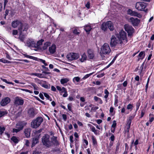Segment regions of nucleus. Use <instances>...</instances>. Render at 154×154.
Returning <instances> with one entry per match:
<instances>
[{
  "label": "nucleus",
  "mask_w": 154,
  "mask_h": 154,
  "mask_svg": "<svg viewBox=\"0 0 154 154\" xmlns=\"http://www.w3.org/2000/svg\"><path fill=\"white\" fill-rule=\"evenodd\" d=\"M43 122V118L41 117H38L31 122V127L33 128H36L39 126Z\"/></svg>",
  "instance_id": "f257e3e1"
},
{
  "label": "nucleus",
  "mask_w": 154,
  "mask_h": 154,
  "mask_svg": "<svg viewBox=\"0 0 154 154\" xmlns=\"http://www.w3.org/2000/svg\"><path fill=\"white\" fill-rule=\"evenodd\" d=\"M26 124V122L24 121L18 122L16 124L15 127L16 128L13 129V132L17 133L22 130Z\"/></svg>",
  "instance_id": "f03ea898"
},
{
  "label": "nucleus",
  "mask_w": 154,
  "mask_h": 154,
  "mask_svg": "<svg viewBox=\"0 0 154 154\" xmlns=\"http://www.w3.org/2000/svg\"><path fill=\"white\" fill-rule=\"evenodd\" d=\"M111 31L114 30V27L111 21H108L106 22H104L102 24L101 28L102 30L104 31H106L108 29V28Z\"/></svg>",
  "instance_id": "7ed1b4c3"
},
{
  "label": "nucleus",
  "mask_w": 154,
  "mask_h": 154,
  "mask_svg": "<svg viewBox=\"0 0 154 154\" xmlns=\"http://www.w3.org/2000/svg\"><path fill=\"white\" fill-rule=\"evenodd\" d=\"M42 140L43 145L46 147L49 148L52 146L51 142L50 140V136L48 134H46L43 136Z\"/></svg>",
  "instance_id": "20e7f679"
},
{
  "label": "nucleus",
  "mask_w": 154,
  "mask_h": 154,
  "mask_svg": "<svg viewBox=\"0 0 154 154\" xmlns=\"http://www.w3.org/2000/svg\"><path fill=\"white\" fill-rule=\"evenodd\" d=\"M111 51V49L109 45L104 43L101 48V53L104 54H108Z\"/></svg>",
  "instance_id": "39448f33"
},
{
  "label": "nucleus",
  "mask_w": 154,
  "mask_h": 154,
  "mask_svg": "<svg viewBox=\"0 0 154 154\" xmlns=\"http://www.w3.org/2000/svg\"><path fill=\"white\" fill-rule=\"evenodd\" d=\"M146 6V3L143 2H138L136 3L135 8L138 10L143 11H144Z\"/></svg>",
  "instance_id": "423d86ee"
},
{
  "label": "nucleus",
  "mask_w": 154,
  "mask_h": 154,
  "mask_svg": "<svg viewBox=\"0 0 154 154\" xmlns=\"http://www.w3.org/2000/svg\"><path fill=\"white\" fill-rule=\"evenodd\" d=\"M79 57V55L78 54L71 53L68 54L66 56L67 59L69 60L72 61L76 60Z\"/></svg>",
  "instance_id": "0eeeda50"
},
{
  "label": "nucleus",
  "mask_w": 154,
  "mask_h": 154,
  "mask_svg": "<svg viewBox=\"0 0 154 154\" xmlns=\"http://www.w3.org/2000/svg\"><path fill=\"white\" fill-rule=\"evenodd\" d=\"M124 27L125 30L128 33V35H132L134 31V29L132 27L128 24H125V25Z\"/></svg>",
  "instance_id": "6e6552de"
},
{
  "label": "nucleus",
  "mask_w": 154,
  "mask_h": 154,
  "mask_svg": "<svg viewBox=\"0 0 154 154\" xmlns=\"http://www.w3.org/2000/svg\"><path fill=\"white\" fill-rule=\"evenodd\" d=\"M120 42V43L122 42V41H120L119 38H116L115 36H112L111 38V41L110 45L111 47H114L116 46L117 44Z\"/></svg>",
  "instance_id": "1a4fd4ad"
},
{
  "label": "nucleus",
  "mask_w": 154,
  "mask_h": 154,
  "mask_svg": "<svg viewBox=\"0 0 154 154\" xmlns=\"http://www.w3.org/2000/svg\"><path fill=\"white\" fill-rule=\"evenodd\" d=\"M14 104L16 106H22L24 103V100L22 98L19 97H17L14 99Z\"/></svg>",
  "instance_id": "9d476101"
},
{
  "label": "nucleus",
  "mask_w": 154,
  "mask_h": 154,
  "mask_svg": "<svg viewBox=\"0 0 154 154\" xmlns=\"http://www.w3.org/2000/svg\"><path fill=\"white\" fill-rule=\"evenodd\" d=\"M29 28V26L28 24L24 23L21 24L20 27L18 28V30L19 32H26Z\"/></svg>",
  "instance_id": "9b49d317"
},
{
  "label": "nucleus",
  "mask_w": 154,
  "mask_h": 154,
  "mask_svg": "<svg viewBox=\"0 0 154 154\" xmlns=\"http://www.w3.org/2000/svg\"><path fill=\"white\" fill-rule=\"evenodd\" d=\"M127 14L132 16L137 17L139 18H141L142 17V15L140 14L136 11H133L130 9H128L127 11Z\"/></svg>",
  "instance_id": "f8f14e48"
},
{
  "label": "nucleus",
  "mask_w": 154,
  "mask_h": 154,
  "mask_svg": "<svg viewBox=\"0 0 154 154\" xmlns=\"http://www.w3.org/2000/svg\"><path fill=\"white\" fill-rule=\"evenodd\" d=\"M26 45L31 48H35V42L32 39L27 40L26 43Z\"/></svg>",
  "instance_id": "ddd939ff"
},
{
  "label": "nucleus",
  "mask_w": 154,
  "mask_h": 154,
  "mask_svg": "<svg viewBox=\"0 0 154 154\" xmlns=\"http://www.w3.org/2000/svg\"><path fill=\"white\" fill-rule=\"evenodd\" d=\"M129 21L131 22L133 26H138L140 22V20L137 18H134L132 17L130 19Z\"/></svg>",
  "instance_id": "4468645a"
},
{
  "label": "nucleus",
  "mask_w": 154,
  "mask_h": 154,
  "mask_svg": "<svg viewBox=\"0 0 154 154\" xmlns=\"http://www.w3.org/2000/svg\"><path fill=\"white\" fill-rule=\"evenodd\" d=\"M11 101L10 99L8 97H5L2 98L0 102V104L2 106H5L9 103Z\"/></svg>",
  "instance_id": "2eb2a0df"
},
{
  "label": "nucleus",
  "mask_w": 154,
  "mask_h": 154,
  "mask_svg": "<svg viewBox=\"0 0 154 154\" xmlns=\"http://www.w3.org/2000/svg\"><path fill=\"white\" fill-rule=\"evenodd\" d=\"M88 56L90 59H93L95 57V52L92 49H88L87 50Z\"/></svg>",
  "instance_id": "dca6fc26"
},
{
  "label": "nucleus",
  "mask_w": 154,
  "mask_h": 154,
  "mask_svg": "<svg viewBox=\"0 0 154 154\" xmlns=\"http://www.w3.org/2000/svg\"><path fill=\"white\" fill-rule=\"evenodd\" d=\"M120 38L121 40H123L125 43L127 42V40L126 38V33L123 30L119 32Z\"/></svg>",
  "instance_id": "f3484780"
},
{
  "label": "nucleus",
  "mask_w": 154,
  "mask_h": 154,
  "mask_svg": "<svg viewBox=\"0 0 154 154\" xmlns=\"http://www.w3.org/2000/svg\"><path fill=\"white\" fill-rule=\"evenodd\" d=\"M28 113L29 116L31 118L34 117L36 114L35 110L33 108L29 109Z\"/></svg>",
  "instance_id": "a211bd4d"
},
{
  "label": "nucleus",
  "mask_w": 154,
  "mask_h": 154,
  "mask_svg": "<svg viewBox=\"0 0 154 154\" xmlns=\"http://www.w3.org/2000/svg\"><path fill=\"white\" fill-rule=\"evenodd\" d=\"M31 131V129L30 128H27L24 129V132L27 138H28L30 136Z\"/></svg>",
  "instance_id": "6ab92c4d"
},
{
  "label": "nucleus",
  "mask_w": 154,
  "mask_h": 154,
  "mask_svg": "<svg viewBox=\"0 0 154 154\" xmlns=\"http://www.w3.org/2000/svg\"><path fill=\"white\" fill-rule=\"evenodd\" d=\"M21 24V22L19 20H16L13 21L12 23V26L14 28L17 27L18 25L20 26Z\"/></svg>",
  "instance_id": "aec40b11"
},
{
  "label": "nucleus",
  "mask_w": 154,
  "mask_h": 154,
  "mask_svg": "<svg viewBox=\"0 0 154 154\" xmlns=\"http://www.w3.org/2000/svg\"><path fill=\"white\" fill-rule=\"evenodd\" d=\"M51 143H53L55 145L57 146L59 145L58 142L57 140V137L53 136L51 138Z\"/></svg>",
  "instance_id": "412c9836"
},
{
  "label": "nucleus",
  "mask_w": 154,
  "mask_h": 154,
  "mask_svg": "<svg viewBox=\"0 0 154 154\" xmlns=\"http://www.w3.org/2000/svg\"><path fill=\"white\" fill-rule=\"evenodd\" d=\"M56 47L55 45H52L49 48V51L51 54H54L56 51Z\"/></svg>",
  "instance_id": "4be33fe9"
},
{
  "label": "nucleus",
  "mask_w": 154,
  "mask_h": 154,
  "mask_svg": "<svg viewBox=\"0 0 154 154\" xmlns=\"http://www.w3.org/2000/svg\"><path fill=\"white\" fill-rule=\"evenodd\" d=\"M145 53L144 51H142L140 52L138 56V61H139L140 59L142 60L145 57Z\"/></svg>",
  "instance_id": "5701e85b"
},
{
  "label": "nucleus",
  "mask_w": 154,
  "mask_h": 154,
  "mask_svg": "<svg viewBox=\"0 0 154 154\" xmlns=\"http://www.w3.org/2000/svg\"><path fill=\"white\" fill-rule=\"evenodd\" d=\"M64 93L63 96L64 97H66L68 96L67 92L66 89L64 87H62L61 90L60 92V93Z\"/></svg>",
  "instance_id": "b1692460"
},
{
  "label": "nucleus",
  "mask_w": 154,
  "mask_h": 154,
  "mask_svg": "<svg viewBox=\"0 0 154 154\" xmlns=\"http://www.w3.org/2000/svg\"><path fill=\"white\" fill-rule=\"evenodd\" d=\"M38 137H36L33 138L32 140V147L34 146L35 144L37 143L38 142Z\"/></svg>",
  "instance_id": "393cba45"
},
{
  "label": "nucleus",
  "mask_w": 154,
  "mask_h": 154,
  "mask_svg": "<svg viewBox=\"0 0 154 154\" xmlns=\"http://www.w3.org/2000/svg\"><path fill=\"white\" fill-rule=\"evenodd\" d=\"M88 125L90 127L91 131L93 132L95 134L97 135L98 134L97 131H99L97 130H96L94 126L90 124H88Z\"/></svg>",
  "instance_id": "a878e982"
},
{
  "label": "nucleus",
  "mask_w": 154,
  "mask_h": 154,
  "mask_svg": "<svg viewBox=\"0 0 154 154\" xmlns=\"http://www.w3.org/2000/svg\"><path fill=\"white\" fill-rule=\"evenodd\" d=\"M25 38V35L23 33L19 32V39L22 42H23Z\"/></svg>",
  "instance_id": "bb28decb"
},
{
  "label": "nucleus",
  "mask_w": 154,
  "mask_h": 154,
  "mask_svg": "<svg viewBox=\"0 0 154 154\" xmlns=\"http://www.w3.org/2000/svg\"><path fill=\"white\" fill-rule=\"evenodd\" d=\"M44 41V40L41 39V40L38 41L37 42L36 44V42H35V48H37L38 47L42 45V42Z\"/></svg>",
  "instance_id": "cd10ccee"
},
{
  "label": "nucleus",
  "mask_w": 154,
  "mask_h": 154,
  "mask_svg": "<svg viewBox=\"0 0 154 154\" xmlns=\"http://www.w3.org/2000/svg\"><path fill=\"white\" fill-rule=\"evenodd\" d=\"M87 56L85 54V53H84L82 55V57L80 59V60L81 62H83L85 60H86L87 59Z\"/></svg>",
  "instance_id": "c85d7f7f"
},
{
  "label": "nucleus",
  "mask_w": 154,
  "mask_h": 154,
  "mask_svg": "<svg viewBox=\"0 0 154 154\" xmlns=\"http://www.w3.org/2000/svg\"><path fill=\"white\" fill-rule=\"evenodd\" d=\"M32 75H35L37 76L38 77L42 78H44L42 74L38 73H33L31 74Z\"/></svg>",
  "instance_id": "c756f323"
},
{
  "label": "nucleus",
  "mask_w": 154,
  "mask_h": 154,
  "mask_svg": "<svg viewBox=\"0 0 154 154\" xmlns=\"http://www.w3.org/2000/svg\"><path fill=\"white\" fill-rule=\"evenodd\" d=\"M69 81L68 78H64L60 80V82L62 84H64L65 83H66Z\"/></svg>",
  "instance_id": "7c9ffc66"
},
{
  "label": "nucleus",
  "mask_w": 154,
  "mask_h": 154,
  "mask_svg": "<svg viewBox=\"0 0 154 154\" xmlns=\"http://www.w3.org/2000/svg\"><path fill=\"white\" fill-rule=\"evenodd\" d=\"M51 45V43L49 42H47L44 44V46L43 47V49L45 50L48 47L50 46Z\"/></svg>",
  "instance_id": "2f4dec72"
},
{
  "label": "nucleus",
  "mask_w": 154,
  "mask_h": 154,
  "mask_svg": "<svg viewBox=\"0 0 154 154\" xmlns=\"http://www.w3.org/2000/svg\"><path fill=\"white\" fill-rule=\"evenodd\" d=\"M94 99L96 101H98L99 103L100 104H102L103 103V101L101 99L97 96H95L94 97Z\"/></svg>",
  "instance_id": "473e14b6"
},
{
  "label": "nucleus",
  "mask_w": 154,
  "mask_h": 154,
  "mask_svg": "<svg viewBox=\"0 0 154 154\" xmlns=\"http://www.w3.org/2000/svg\"><path fill=\"white\" fill-rule=\"evenodd\" d=\"M84 29L86 32H88L91 31V28L89 25H86L85 26Z\"/></svg>",
  "instance_id": "72a5a7b5"
},
{
  "label": "nucleus",
  "mask_w": 154,
  "mask_h": 154,
  "mask_svg": "<svg viewBox=\"0 0 154 154\" xmlns=\"http://www.w3.org/2000/svg\"><path fill=\"white\" fill-rule=\"evenodd\" d=\"M92 140L93 144L94 145H96L97 144V142L96 138L94 137V136H92L91 137Z\"/></svg>",
  "instance_id": "f704fd0d"
},
{
  "label": "nucleus",
  "mask_w": 154,
  "mask_h": 154,
  "mask_svg": "<svg viewBox=\"0 0 154 154\" xmlns=\"http://www.w3.org/2000/svg\"><path fill=\"white\" fill-rule=\"evenodd\" d=\"M72 29L73 33L75 35H78L80 33V32H78L77 29L75 28L74 29V28H72Z\"/></svg>",
  "instance_id": "c9c22d12"
},
{
  "label": "nucleus",
  "mask_w": 154,
  "mask_h": 154,
  "mask_svg": "<svg viewBox=\"0 0 154 154\" xmlns=\"http://www.w3.org/2000/svg\"><path fill=\"white\" fill-rule=\"evenodd\" d=\"M0 62L4 63H11V61L3 59H0Z\"/></svg>",
  "instance_id": "e433bc0d"
},
{
  "label": "nucleus",
  "mask_w": 154,
  "mask_h": 154,
  "mask_svg": "<svg viewBox=\"0 0 154 154\" xmlns=\"http://www.w3.org/2000/svg\"><path fill=\"white\" fill-rule=\"evenodd\" d=\"M30 84L33 87L34 89L35 90H38L39 88L36 84L32 83H31Z\"/></svg>",
  "instance_id": "4c0bfd02"
},
{
  "label": "nucleus",
  "mask_w": 154,
  "mask_h": 154,
  "mask_svg": "<svg viewBox=\"0 0 154 154\" xmlns=\"http://www.w3.org/2000/svg\"><path fill=\"white\" fill-rule=\"evenodd\" d=\"M7 114V112L5 111H0V118Z\"/></svg>",
  "instance_id": "58836bf2"
},
{
  "label": "nucleus",
  "mask_w": 154,
  "mask_h": 154,
  "mask_svg": "<svg viewBox=\"0 0 154 154\" xmlns=\"http://www.w3.org/2000/svg\"><path fill=\"white\" fill-rule=\"evenodd\" d=\"M11 140L15 143H17L18 142V140L16 137H12L11 138Z\"/></svg>",
  "instance_id": "ea45409f"
},
{
  "label": "nucleus",
  "mask_w": 154,
  "mask_h": 154,
  "mask_svg": "<svg viewBox=\"0 0 154 154\" xmlns=\"http://www.w3.org/2000/svg\"><path fill=\"white\" fill-rule=\"evenodd\" d=\"M80 80V78L79 77H76L74 78L73 79V82H75V81L77 82H79Z\"/></svg>",
  "instance_id": "a19ab883"
},
{
  "label": "nucleus",
  "mask_w": 154,
  "mask_h": 154,
  "mask_svg": "<svg viewBox=\"0 0 154 154\" xmlns=\"http://www.w3.org/2000/svg\"><path fill=\"white\" fill-rule=\"evenodd\" d=\"M93 72L90 73L89 74H87L86 75H85L83 78V79H86L88 77H89L91 75L93 74Z\"/></svg>",
  "instance_id": "79ce46f5"
},
{
  "label": "nucleus",
  "mask_w": 154,
  "mask_h": 154,
  "mask_svg": "<svg viewBox=\"0 0 154 154\" xmlns=\"http://www.w3.org/2000/svg\"><path fill=\"white\" fill-rule=\"evenodd\" d=\"M134 116H131L129 118V119L127 120V122L131 123L132 120L133 119Z\"/></svg>",
  "instance_id": "37998d69"
},
{
  "label": "nucleus",
  "mask_w": 154,
  "mask_h": 154,
  "mask_svg": "<svg viewBox=\"0 0 154 154\" xmlns=\"http://www.w3.org/2000/svg\"><path fill=\"white\" fill-rule=\"evenodd\" d=\"M140 103L139 102H138L136 103V109L135 112H136L138 109L139 107L140 106Z\"/></svg>",
  "instance_id": "c03bdc74"
},
{
  "label": "nucleus",
  "mask_w": 154,
  "mask_h": 154,
  "mask_svg": "<svg viewBox=\"0 0 154 154\" xmlns=\"http://www.w3.org/2000/svg\"><path fill=\"white\" fill-rule=\"evenodd\" d=\"M131 123L127 122L126 125L127 129L128 130V132H129V130L130 128Z\"/></svg>",
  "instance_id": "a18cd8bd"
},
{
  "label": "nucleus",
  "mask_w": 154,
  "mask_h": 154,
  "mask_svg": "<svg viewBox=\"0 0 154 154\" xmlns=\"http://www.w3.org/2000/svg\"><path fill=\"white\" fill-rule=\"evenodd\" d=\"M42 86L47 89H49L50 88V85H43Z\"/></svg>",
  "instance_id": "49530a36"
},
{
  "label": "nucleus",
  "mask_w": 154,
  "mask_h": 154,
  "mask_svg": "<svg viewBox=\"0 0 154 154\" xmlns=\"http://www.w3.org/2000/svg\"><path fill=\"white\" fill-rule=\"evenodd\" d=\"M5 128L4 127H0V133L1 134H2L3 133L4 131L5 130Z\"/></svg>",
  "instance_id": "de8ad7c7"
},
{
  "label": "nucleus",
  "mask_w": 154,
  "mask_h": 154,
  "mask_svg": "<svg viewBox=\"0 0 154 154\" xmlns=\"http://www.w3.org/2000/svg\"><path fill=\"white\" fill-rule=\"evenodd\" d=\"M133 105L131 104H128L127 106V109H132L133 108Z\"/></svg>",
  "instance_id": "09e8293b"
},
{
  "label": "nucleus",
  "mask_w": 154,
  "mask_h": 154,
  "mask_svg": "<svg viewBox=\"0 0 154 154\" xmlns=\"http://www.w3.org/2000/svg\"><path fill=\"white\" fill-rule=\"evenodd\" d=\"M116 125V121L114 120L113 121V124L112 125V127L115 128Z\"/></svg>",
  "instance_id": "8fccbe9b"
},
{
  "label": "nucleus",
  "mask_w": 154,
  "mask_h": 154,
  "mask_svg": "<svg viewBox=\"0 0 154 154\" xmlns=\"http://www.w3.org/2000/svg\"><path fill=\"white\" fill-rule=\"evenodd\" d=\"M18 34V31L17 30H14L12 32V34L13 35H17Z\"/></svg>",
  "instance_id": "3c124183"
},
{
  "label": "nucleus",
  "mask_w": 154,
  "mask_h": 154,
  "mask_svg": "<svg viewBox=\"0 0 154 154\" xmlns=\"http://www.w3.org/2000/svg\"><path fill=\"white\" fill-rule=\"evenodd\" d=\"M90 3L89 2H87V4L85 5L86 7L88 8L89 9L90 8Z\"/></svg>",
  "instance_id": "603ef678"
},
{
  "label": "nucleus",
  "mask_w": 154,
  "mask_h": 154,
  "mask_svg": "<svg viewBox=\"0 0 154 154\" xmlns=\"http://www.w3.org/2000/svg\"><path fill=\"white\" fill-rule=\"evenodd\" d=\"M44 96L46 97L48 99H49L50 98L49 96L47 94L45 93H44Z\"/></svg>",
  "instance_id": "864d4df0"
},
{
  "label": "nucleus",
  "mask_w": 154,
  "mask_h": 154,
  "mask_svg": "<svg viewBox=\"0 0 154 154\" xmlns=\"http://www.w3.org/2000/svg\"><path fill=\"white\" fill-rule=\"evenodd\" d=\"M68 109L71 112H72L71 106L70 104H68L67 105Z\"/></svg>",
  "instance_id": "5fc2aeb1"
},
{
  "label": "nucleus",
  "mask_w": 154,
  "mask_h": 154,
  "mask_svg": "<svg viewBox=\"0 0 154 154\" xmlns=\"http://www.w3.org/2000/svg\"><path fill=\"white\" fill-rule=\"evenodd\" d=\"M62 117L64 121H66L67 119L66 115L65 114H63L62 115Z\"/></svg>",
  "instance_id": "6e6d98bb"
},
{
  "label": "nucleus",
  "mask_w": 154,
  "mask_h": 154,
  "mask_svg": "<svg viewBox=\"0 0 154 154\" xmlns=\"http://www.w3.org/2000/svg\"><path fill=\"white\" fill-rule=\"evenodd\" d=\"M99 108L97 106H94L92 107L91 109V110H93L95 111L96 110L98 109Z\"/></svg>",
  "instance_id": "4d7b16f0"
},
{
  "label": "nucleus",
  "mask_w": 154,
  "mask_h": 154,
  "mask_svg": "<svg viewBox=\"0 0 154 154\" xmlns=\"http://www.w3.org/2000/svg\"><path fill=\"white\" fill-rule=\"evenodd\" d=\"M51 90L52 91H56V88L53 86H52L51 87Z\"/></svg>",
  "instance_id": "13d9d810"
},
{
  "label": "nucleus",
  "mask_w": 154,
  "mask_h": 154,
  "mask_svg": "<svg viewBox=\"0 0 154 154\" xmlns=\"http://www.w3.org/2000/svg\"><path fill=\"white\" fill-rule=\"evenodd\" d=\"M39 96L40 97L42 100H44V98L43 94L41 93H40L39 94Z\"/></svg>",
  "instance_id": "bf43d9fd"
},
{
  "label": "nucleus",
  "mask_w": 154,
  "mask_h": 154,
  "mask_svg": "<svg viewBox=\"0 0 154 154\" xmlns=\"http://www.w3.org/2000/svg\"><path fill=\"white\" fill-rule=\"evenodd\" d=\"M42 67L45 69V71H49V69L48 68L45 67V66L42 65Z\"/></svg>",
  "instance_id": "052dcab7"
},
{
  "label": "nucleus",
  "mask_w": 154,
  "mask_h": 154,
  "mask_svg": "<svg viewBox=\"0 0 154 154\" xmlns=\"http://www.w3.org/2000/svg\"><path fill=\"white\" fill-rule=\"evenodd\" d=\"M128 82L127 81H125L122 84L124 87H126L127 86Z\"/></svg>",
  "instance_id": "680f3d73"
},
{
  "label": "nucleus",
  "mask_w": 154,
  "mask_h": 154,
  "mask_svg": "<svg viewBox=\"0 0 154 154\" xmlns=\"http://www.w3.org/2000/svg\"><path fill=\"white\" fill-rule=\"evenodd\" d=\"M111 140L112 141H113L115 139V136L113 135H112L110 137Z\"/></svg>",
  "instance_id": "e2e57ef3"
},
{
  "label": "nucleus",
  "mask_w": 154,
  "mask_h": 154,
  "mask_svg": "<svg viewBox=\"0 0 154 154\" xmlns=\"http://www.w3.org/2000/svg\"><path fill=\"white\" fill-rule=\"evenodd\" d=\"M104 75V73H101L97 75V77L98 78H100L103 76Z\"/></svg>",
  "instance_id": "0e129e2a"
},
{
  "label": "nucleus",
  "mask_w": 154,
  "mask_h": 154,
  "mask_svg": "<svg viewBox=\"0 0 154 154\" xmlns=\"http://www.w3.org/2000/svg\"><path fill=\"white\" fill-rule=\"evenodd\" d=\"M25 56L27 58H29L30 59H33V58L34 57H33L32 56L26 55H25Z\"/></svg>",
  "instance_id": "69168bd1"
},
{
  "label": "nucleus",
  "mask_w": 154,
  "mask_h": 154,
  "mask_svg": "<svg viewBox=\"0 0 154 154\" xmlns=\"http://www.w3.org/2000/svg\"><path fill=\"white\" fill-rule=\"evenodd\" d=\"M73 137L71 135L69 137V139L70 140V141L71 142L73 143Z\"/></svg>",
  "instance_id": "338daca9"
},
{
  "label": "nucleus",
  "mask_w": 154,
  "mask_h": 154,
  "mask_svg": "<svg viewBox=\"0 0 154 154\" xmlns=\"http://www.w3.org/2000/svg\"><path fill=\"white\" fill-rule=\"evenodd\" d=\"M39 153V152L38 151L35 150L32 153V154H38Z\"/></svg>",
  "instance_id": "774afa93"
}]
</instances>
